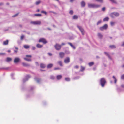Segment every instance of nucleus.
Masks as SVG:
<instances>
[{
	"mask_svg": "<svg viewBox=\"0 0 124 124\" xmlns=\"http://www.w3.org/2000/svg\"><path fill=\"white\" fill-rule=\"evenodd\" d=\"M39 42H42L44 44H45L47 42V41L44 38H41L39 40Z\"/></svg>",
	"mask_w": 124,
	"mask_h": 124,
	"instance_id": "nucleus-7",
	"label": "nucleus"
},
{
	"mask_svg": "<svg viewBox=\"0 0 124 124\" xmlns=\"http://www.w3.org/2000/svg\"><path fill=\"white\" fill-rule=\"evenodd\" d=\"M109 19V18L108 17H106L104 19L103 21H108V20Z\"/></svg>",
	"mask_w": 124,
	"mask_h": 124,
	"instance_id": "nucleus-22",
	"label": "nucleus"
},
{
	"mask_svg": "<svg viewBox=\"0 0 124 124\" xmlns=\"http://www.w3.org/2000/svg\"><path fill=\"white\" fill-rule=\"evenodd\" d=\"M122 67L123 68L124 67V64L122 66Z\"/></svg>",
	"mask_w": 124,
	"mask_h": 124,
	"instance_id": "nucleus-61",
	"label": "nucleus"
},
{
	"mask_svg": "<svg viewBox=\"0 0 124 124\" xmlns=\"http://www.w3.org/2000/svg\"><path fill=\"white\" fill-rule=\"evenodd\" d=\"M26 58H24V59L28 61H31L32 56L31 55H26Z\"/></svg>",
	"mask_w": 124,
	"mask_h": 124,
	"instance_id": "nucleus-3",
	"label": "nucleus"
},
{
	"mask_svg": "<svg viewBox=\"0 0 124 124\" xmlns=\"http://www.w3.org/2000/svg\"><path fill=\"white\" fill-rule=\"evenodd\" d=\"M119 15V14L117 12H114L112 13L110 15L111 16L112 18H114V16L118 17Z\"/></svg>",
	"mask_w": 124,
	"mask_h": 124,
	"instance_id": "nucleus-4",
	"label": "nucleus"
},
{
	"mask_svg": "<svg viewBox=\"0 0 124 124\" xmlns=\"http://www.w3.org/2000/svg\"><path fill=\"white\" fill-rule=\"evenodd\" d=\"M53 66V65L52 64H49L47 66V67L48 68H51Z\"/></svg>",
	"mask_w": 124,
	"mask_h": 124,
	"instance_id": "nucleus-17",
	"label": "nucleus"
},
{
	"mask_svg": "<svg viewBox=\"0 0 124 124\" xmlns=\"http://www.w3.org/2000/svg\"><path fill=\"white\" fill-rule=\"evenodd\" d=\"M64 62L66 63H67L69 62H70V59L69 57H67L64 60Z\"/></svg>",
	"mask_w": 124,
	"mask_h": 124,
	"instance_id": "nucleus-10",
	"label": "nucleus"
},
{
	"mask_svg": "<svg viewBox=\"0 0 124 124\" xmlns=\"http://www.w3.org/2000/svg\"><path fill=\"white\" fill-rule=\"evenodd\" d=\"M65 80L67 81H70V79L68 78H65Z\"/></svg>",
	"mask_w": 124,
	"mask_h": 124,
	"instance_id": "nucleus-34",
	"label": "nucleus"
},
{
	"mask_svg": "<svg viewBox=\"0 0 124 124\" xmlns=\"http://www.w3.org/2000/svg\"><path fill=\"white\" fill-rule=\"evenodd\" d=\"M48 54L50 56H51L52 55V54L50 53H48Z\"/></svg>",
	"mask_w": 124,
	"mask_h": 124,
	"instance_id": "nucleus-54",
	"label": "nucleus"
},
{
	"mask_svg": "<svg viewBox=\"0 0 124 124\" xmlns=\"http://www.w3.org/2000/svg\"><path fill=\"white\" fill-rule=\"evenodd\" d=\"M74 0H70V2H72L74 1Z\"/></svg>",
	"mask_w": 124,
	"mask_h": 124,
	"instance_id": "nucleus-58",
	"label": "nucleus"
},
{
	"mask_svg": "<svg viewBox=\"0 0 124 124\" xmlns=\"http://www.w3.org/2000/svg\"><path fill=\"white\" fill-rule=\"evenodd\" d=\"M74 68L77 69H78V65L76 66Z\"/></svg>",
	"mask_w": 124,
	"mask_h": 124,
	"instance_id": "nucleus-49",
	"label": "nucleus"
},
{
	"mask_svg": "<svg viewBox=\"0 0 124 124\" xmlns=\"http://www.w3.org/2000/svg\"><path fill=\"white\" fill-rule=\"evenodd\" d=\"M64 53L63 52H61L59 53V56L61 58H63L64 57Z\"/></svg>",
	"mask_w": 124,
	"mask_h": 124,
	"instance_id": "nucleus-11",
	"label": "nucleus"
},
{
	"mask_svg": "<svg viewBox=\"0 0 124 124\" xmlns=\"http://www.w3.org/2000/svg\"><path fill=\"white\" fill-rule=\"evenodd\" d=\"M62 76L61 75H58L56 76L57 79L58 80H59L61 79Z\"/></svg>",
	"mask_w": 124,
	"mask_h": 124,
	"instance_id": "nucleus-15",
	"label": "nucleus"
},
{
	"mask_svg": "<svg viewBox=\"0 0 124 124\" xmlns=\"http://www.w3.org/2000/svg\"><path fill=\"white\" fill-rule=\"evenodd\" d=\"M40 70L41 71H45V70H43L42 69H40Z\"/></svg>",
	"mask_w": 124,
	"mask_h": 124,
	"instance_id": "nucleus-62",
	"label": "nucleus"
},
{
	"mask_svg": "<svg viewBox=\"0 0 124 124\" xmlns=\"http://www.w3.org/2000/svg\"><path fill=\"white\" fill-rule=\"evenodd\" d=\"M22 64L24 66H29V65L28 64L24 63H23Z\"/></svg>",
	"mask_w": 124,
	"mask_h": 124,
	"instance_id": "nucleus-24",
	"label": "nucleus"
},
{
	"mask_svg": "<svg viewBox=\"0 0 124 124\" xmlns=\"http://www.w3.org/2000/svg\"><path fill=\"white\" fill-rule=\"evenodd\" d=\"M9 41L8 40H6L5 41H4L3 42V44L4 45H7Z\"/></svg>",
	"mask_w": 124,
	"mask_h": 124,
	"instance_id": "nucleus-16",
	"label": "nucleus"
},
{
	"mask_svg": "<svg viewBox=\"0 0 124 124\" xmlns=\"http://www.w3.org/2000/svg\"><path fill=\"white\" fill-rule=\"evenodd\" d=\"M58 63L59 64L60 66H62V62L61 61H58Z\"/></svg>",
	"mask_w": 124,
	"mask_h": 124,
	"instance_id": "nucleus-28",
	"label": "nucleus"
},
{
	"mask_svg": "<svg viewBox=\"0 0 124 124\" xmlns=\"http://www.w3.org/2000/svg\"><path fill=\"white\" fill-rule=\"evenodd\" d=\"M59 69H60V68H56L54 69V70H56Z\"/></svg>",
	"mask_w": 124,
	"mask_h": 124,
	"instance_id": "nucleus-52",
	"label": "nucleus"
},
{
	"mask_svg": "<svg viewBox=\"0 0 124 124\" xmlns=\"http://www.w3.org/2000/svg\"><path fill=\"white\" fill-rule=\"evenodd\" d=\"M24 37V36L23 35H22L20 39L21 40H23Z\"/></svg>",
	"mask_w": 124,
	"mask_h": 124,
	"instance_id": "nucleus-40",
	"label": "nucleus"
},
{
	"mask_svg": "<svg viewBox=\"0 0 124 124\" xmlns=\"http://www.w3.org/2000/svg\"><path fill=\"white\" fill-rule=\"evenodd\" d=\"M109 47L111 48H116V46L114 45H110L109 46Z\"/></svg>",
	"mask_w": 124,
	"mask_h": 124,
	"instance_id": "nucleus-27",
	"label": "nucleus"
},
{
	"mask_svg": "<svg viewBox=\"0 0 124 124\" xmlns=\"http://www.w3.org/2000/svg\"><path fill=\"white\" fill-rule=\"evenodd\" d=\"M96 1L100 2L102 3L103 2V0H95Z\"/></svg>",
	"mask_w": 124,
	"mask_h": 124,
	"instance_id": "nucleus-37",
	"label": "nucleus"
},
{
	"mask_svg": "<svg viewBox=\"0 0 124 124\" xmlns=\"http://www.w3.org/2000/svg\"><path fill=\"white\" fill-rule=\"evenodd\" d=\"M121 78L122 79H124V74L121 76Z\"/></svg>",
	"mask_w": 124,
	"mask_h": 124,
	"instance_id": "nucleus-38",
	"label": "nucleus"
},
{
	"mask_svg": "<svg viewBox=\"0 0 124 124\" xmlns=\"http://www.w3.org/2000/svg\"><path fill=\"white\" fill-rule=\"evenodd\" d=\"M100 6L93 4H88V6L89 8H97L100 7Z\"/></svg>",
	"mask_w": 124,
	"mask_h": 124,
	"instance_id": "nucleus-1",
	"label": "nucleus"
},
{
	"mask_svg": "<svg viewBox=\"0 0 124 124\" xmlns=\"http://www.w3.org/2000/svg\"><path fill=\"white\" fill-rule=\"evenodd\" d=\"M12 59L9 57H7L6 58V61L7 62H9L10 61L12 60Z\"/></svg>",
	"mask_w": 124,
	"mask_h": 124,
	"instance_id": "nucleus-21",
	"label": "nucleus"
},
{
	"mask_svg": "<svg viewBox=\"0 0 124 124\" xmlns=\"http://www.w3.org/2000/svg\"><path fill=\"white\" fill-rule=\"evenodd\" d=\"M121 86L122 88H124V84H122L121 85Z\"/></svg>",
	"mask_w": 124,
	"mask_h": 124,
	"instance_id": "nucleus-51",
	"label": "nucleus"
},
{
	"mask_svg": "<svg viewBox=\"0 0 124 124\" xmlns=\"http://www.w3.org/2000/svg\"><path fill=\"white\" fill-rule=\"evenodd\" d=\"M104 53L106 55L108 56V57L110 59H111V58L109 54L107 52H104Z\"/></svg>",
	"mask_w": 124,
	"mask_h": 124,
	"instance_id": "nucleus-13",
	"label": "nucleus"
},
{
	"mask_svg": "<svg viewBox=\"0 0 124 124\" xmlns=\"http://www.w3.org/2000/svg\"><path fill=\"white\" fill-rule=\"evenodd\" d=\"M5 54V53H0V55H3Z\"/></svg>",
	"mask_w": 124,
	"mask_h": 124,
	"instance_id": "nucleus-50",
	"label": "nucleus"
},
{
	"mask_svg": "<svg viewBox=\"0 0 124 124\" xmlns=\"http://www.w3.org/2000/svg\"><path fill=\"white\" fill-rule=\"evenodd\" d=\"M68 44H69L74 49L75 48V46H73L71 43H68Z\"/></svg>",
	"mask_w": 124,
	"mask_h": 124,
	"instance_id": "nucleus-30",
	"label": "nucleus"
},
{
	"mask_svg": "<svg viewBox=\"0 0 124 124\" xmlns=\"http://www.w3.org/2000/svg\"><path fill=\"white\" fill-rule=\"evenodd\" d=\"M24 47L26 49H28L30 47V46L28 45H25L24 46Z\"/></svg>",
	"mask_w": 124,
	"mask_h": 124,
	"instance_id": "nucleus-25",
	"label": "nucleus"
},
{
	"mask_svg": "<svg viewBox=\"0 0 124 124\" xmlns=\"http://www.w3.org/2000/svg\"><path fill=\"white\" fill-rule=\"evenodd\" d=\"M121 46H124V42H123L122 44L121 45Z\"/></svg>",
	"mask_w": 124,
	"mask_h": 124,
	"instance_id": "nucleus-53",
	"label": "nucleus"
},
{
	"mask_svg": "<svg viewBox=\"0 0 124 124\" xmlns=\"http://www.w3.org/2000/svg\"><path fill=\"white\" fill-rule=\"evenodd\" d=\"M73 19H77L78 18V16L76 15H74L73 17Z\"/></svg>",
	"mask_w": 124,
	"mask_h": 124,
	"instance_id": "nucleus-26",
	"label": "nucleus"
},
{
	"mask_svg": "<svg viewBox=\"0 0 124 124\" xmlns=\"http://www.w3.org/2000/svg\"><path fill=\"white\" fill-rule=\"evenodd\" d=\"M41 12L42 13H44L46 15L47 14V13L46 12L43 11H42Z\"/></svg>",
	"mask_w": 124,
	"mask_h": 124,
	"instance_id": "nucleus-39",
	"label": "nucleus"
},
{
	"mask_svg": "<svg viewBox=\"0 0 124 124\" xmlns=\"http://www.w3.org/2000/svg\"><path fill=\"white\" fill-rule=\"evenodd\" d=\"M20 61V59L18 58H15L14 60V62L15 63H17L19 62Z\"/></svg>",
	"mask_w": 124,
	"mask_h": 124,
	"instance_id": "nucleus-12",
	"label": "nucleus"
},
{
	"mask_svg": "<svg viewBox=\"0 0 124 124\" xmlns=\"http://www.w3.org/2000/svg\"><path fill=\"white\" fill-rule=\"evenodd\" d=\"M8 52L9 53H10L11 52V51L10 50H8Z\"/></svg>",
	"mask_w": 124,
	"mask_h": 124,
	"instance_id": "nucleus-60",
	"label": "nucleus"
},
{
	"mask_svg": "<svg viewBox=\"0 0 124 124\" xmlns=\"http://www.w3.org/2000/svg\"><path fill=\"white\" fill-rule=\"evenodd\" d=\"M46 65L45 64L43 63H41L40 64V67L41 68H44L45 67Z\"/></svg>",
	"mask_w": 124,
	"mask_h": 124,
	"instance_id": "nucleus-14",
	"label": "nucleus"
},
{
	"mask_svg": "<svg viewBox=\"0 0 124 124\" xmlns=\"http://www.w3.org/2000/svg\"><path fill=\"white\" fill-rule=\"evenodd\" d=\"M69 13L71 15L73 14V12L72 10H70L69 12Z\"/></svg>",
	"mask_w": 124,
	"mask_h": 124,
	"instance_id": "nucleus-42",
	"label": "nucleus"
},
{
	"mask_svg": "<svg viewBox=\"0 0 124 124\" xmlns=\"http://www.w3.org/2000/svg\"><path fill=\"white\" fill-rule=\"evenodd\" d=\"M105 7H103L102 8V10L103 11H104L105 10Z\"/></svg>",
	"mask_w": 124,
	"mask_h": 124,
	"instance_id": "nucleus-46",
	"label": "nucleus"
},
{
	"mask_svg": "<svg viewBox=\"0 0 124 124\" xmlns=\"http://www.w3.org/2000/svg\"><path fill=\"white\" fill-rule=\"evenodd\" d=\"M113 78L114 80V82L115 83H116L117 82V79L115 77L113 76Z\"/></svg>",
	"mask_w": 124,
	"mask_h": 124,
	"instance_id": "nucleus-29",
	"label": "nucleus"
},
{
	"mask_svg": "<svg viewBox=\"0 0 124 124\" xmlns=\"http://www.w3.org/2000/svg\"><path fill=\"white\" fill-rule=\"evenodd\" d=\"M30 23L33 25H40L41 23V22L40 21H31L30 22Z\"/></svg>",
	"mask_w": 124,
	"mask_h": 124,
	"instance_id": "nucleus-5",
	"label": "nucleus"
},
{
	"mask_svg": "<svg viewBox=\"0 0 124 124\" xmlns=\"http://www.w3.org/2000/svg\"><path fill=\"white\" fill-rule=\"evenodd\" d=\"M100 82L102 87H103L106 83V81L105 79L103 78L101 79Z\"/></svg>",
	"mask_w": 124,
	"mask_h": 124,
	"instance_id": "nucleus-2",
	"label": "nucleus"
},
{
	"mask_svg": "<svg viewBox=\"0 0 124 124\" xmlns=\"http://www.w3.org/2000/svg\"><path fill=\"white\" fill-rule=\"evenodd\" d=\"M81 5L82 7H84L85 6V2L84 1H82L81 2Z\"/></svg>",
	"mask_w": 124,
	"mask_h": 124,
	"instance_id": "nucleus-20",
	"label": "nucleus"
},
{
	"mask_svg": "<svg viewBox=\"0 0 124 124\" xmlns=\"http://www.w3.org/2000/svg\"><path fill=\"white\" fill-rule=\"evenodd\" d=\"M34 15L37 16H41V14H36Z\"/></svg>",
	"mask_w": 124,
	"mask_h": 124,
	"instance_id": "nucleus-32",
	"label": "nucleus"
},
{
	"mask_svg": "<svg viewBox=\"0 0 124 124\" xmlns=\"http://www.w3.org/2000/svg\"><path fill=\"white\" fill-rule=\"evenodd\" d=\"M40 3H41V1L40 0H39V1H36V2L35 3L36 5H38L39 4H40Z\"/></svg>",
	"mask_w": 124,
	"mask_h": 124,
	"instance_id": "nucleus-33",
	"label": "nucleus"
},
{
	"mask_svg": "<svg viewBox=\"0 0 124 124\" xmlns=\"http://www.w3.org/2000/svg\"><path fill=\"white\" fill-rule=\"evenodd\" d=\"M19 26L21 27H22V25H20Z\"/></svg>",
	"mask_w": 124,
	"mask_h": 124,
	"instance_id": "nucleus-64",
	"label": "nucleus"
},
{
	"mask_svg": "<svg viewBox=\"0 0 124 124\" xmlns=\"http://www.w3.org/2000/svg\"><path fill=\"white\" fill-rule=\"evenodd\" d=\"M14 51L16 53H17L18 52V51L17 50H15Z\"/></svg>",
	"mask_w": 124,
	"mask_h": 124,
	"instance_id": "nucleus-55",
	"label": "nucleus"
},
{
	"mask_svg": "<svg viewBox=\"0 0 124 124\" xmlns=\"http://www.w3.org/2000/svg\"><path fill=\"white\" fill-rule=\"evenodd\" d=\"M61 46L58 44H56L55 46V49L57 50H59L61 48Z\"/></svg>",
	"mask_w": 124,
	"mask_h": 124,
	"instance_id": "nucleus-8",
	"label": "nucleus"
},
{
	"mask_svg": "<svg viewBox=\"0 0 124 124\" xmlns=\"http://www.w3.org/2000/svg\"><path fill=\"white\" fill-rule=\"evenodd\" d=\"M65 44L64 43H62V44L61 45H64Z\"/></svg>",
	"mask_w": 124,
	"mask_h": 124,
	"instance_id": "nucleus-59",
	"label": "nucleus"
},
{
	"mask_svg": "<svg viewBox=\"0 0 124 124\" xmlns=\"http://www.w3.org/2000/svg\"><path fill=\"white\" fill-rule=\"evenodd\" d=\"M94 64V63L93 62H90L88 64L89 66H91L93 65Z\"/></svg>",
	"mask_w": 124,
	"mask_h": 124,
	"instance_id": "nucleus-31",
	"label": "nucleus"
},
{
	"mask_svg": "<svg viewBox=\"0 0 124 124\" xmlns=\"http://www.w3.org/2000/svg\"><path fill=\"white\" fill-rule=\"evenodd\" d=\"M112 3L116 4L117 3V2L115 0H109Z\"/></svg>",
	"mask_w": 124,
	"mask_h": 124,
	"instance_id": "nucleus-23",
	"label": "nucleus"
},
{
	"mask_svg": "<svg viewBox=\"0 0 124 124\" xmlns=\"http://www.w3.org/2000/svg\"><path fill=\"white\" fill-rule=\"evenodd\" d=\"M37 82L38 83H39L41 81V80L40 79H38L37 80Z\"/></svg>",
	"mask_w": 124,
	"mask_h": 124,
	"instance_id": "nucleus-45",
	"label": "nucleus"
},
{
	"mask_svg": "<svg viewBox=\"0 0 124 124\" xmlns=\"http://www.w3.org/2000/svg\"><path fill=\"white\" fill-rule=\"evenodd\" d=\"M108 25L106 24H105L102 26L100 27L99 28V29L100 30L102 31L108 28Z\"/></svg>",
	"mask_w": 124,
	"mask_h": 124,
	"instance_id": "nucleus-6",
	"label": "nucleus"
},
{
	"mask_svg": "<svg viewBox=\"0 0 124 124\" xmlns=\"http://www.w3.org/2000/svg\"><path fill=\"white\" fill-rule=\"evenodd\" d=\"M15 49H17V50L18 49V47H15Z\"/></svg>",
	"mask_w": 124,
	"mask_h": 124,
	"instance_id": "nucleus-57",
	"label": "nucleus"
},
{
	"mask_svg": "<svg viewBox=\"0 0 124 124\" xmlns=\"http://www.w3.org/2000/svg\"><path fill=\"white\" fill-rule=\"evenodd\" d=\"M84 69H85V68L84 67L81 66V69L80 70L81 71H83L84 70Z\"/></svg>",
	"mask_w": 124,
	"mask_h": 124,
	"instance_id": "nucleus-36",
	"label": "nucleus"
},
{
	"mask_svg": "<svg viewBox=\"0 0 124 124\" xmlns=\"http://www.w3.org/2000/svg\"><path fill=\"white\" fill-rule=\"evenodd\" d=\"M115 23L113 22H111L110 23V24L112 26L114 24H115Z\"/></svg>",
	"mask_w": 124,
	"mask_h": 124,
	"instance_id": "nucleus-43",
	"label": "nucleus"
},
{
	"mask_svg": "<svg viewBox=\"0 0 124 124\" xmlns=\"http://www.w3.org/2000/svg\"><path fill=\"white\" fill-rule=\"evenodd\" d=\"M101 20H99L97 23V24L98 25L99 24H100L101 23Z\"/></svg>",
	"mask_w": 124,
	"mask_h": 124,
	"instance_id": "nucleus-35",
	"label": "nucleus"
},
{
	"mask_svg": "<svg viewBox=\"0 0 124 124\" xmlns=\"http://www.w3.org/2000/svg\"><path fill=\"white\" fill-rule=\"evenodd\" d=\"M97 35L98 37L101 39L103 37L102 35L100 33H98Z\"/></svg>",
	"mask_w": 124,
	"mask_h": 124,
	"instance_id": "nucleus-19",
	"label": "nucleus"
},
{
	"mask_svg": "<svg viewBox=\"0 0 124 124\" xmlns=\"http://www.w3.org/2000/svg\"><path fill=\"white\" fill-rule=\"evenodd\" d=\"M3 4V3H0V6H1Z\"/></svg>",
	"mask_w": 124,
	"mask_h": 124,
	"instance_id": "nucleus-56",
	"label": "nucleus"
},
{
	"mask_svg": "<svg viewBox=\"0 0 124 124\" xmlns=\"http://www.w3.org/2000/svg\"><path fill=\"white\" fill-rule=\"evenodd\" d=\"M18 13H17L15 15H14L12 17H16V16H17L18 15Z\"/></svg>",
	"mask_w": 124,
	"mask_h": 124,
	"instance_id": "nucleus-44",
	"label": "nucleus"
},
{
	"mask_svg": "<svg viewBox=\"0 0 124 124\" xmlns=\"http://www.w3.org/2000/svg\"><path fill=\"white\" fill-rule=\"evenodd\" d=\"M54 13V14H56V13L55 12H53V13Z\"/></svg>",
	"mask_w": 124,
	"mask_h": 124,
	"instance_id": "nucleus-63",
	"label": "nucleus"
},
{
	"mask_svg": "<svg viewBox=\"0 0 124 124\" xmlns=\"http://www.w3.org/2000/svg\"><path fill=\"white\" fill-rule=\"evenodd\" d=\"M32 50H34L35 49V46H33L32 47Z\"/></svg>",
	"mask_w": 124,
	"mask_h": 124,
	"instance_id": "nucleus-47",
	"label": "nucleus"
},
{
	"mask_svg": "<svg viewBox=\"0 0 124 124\" xmlns=\"http://www.w3.org/2000/svg\"><path fill=\"white\" fill-rule=\"evenodd\" d=\"M54 76H51L50 77V78L52 79H54Z\"/></svg>",
	"mask_w": 124,
	"mask_h": 124,
	"instance_id": "nucleus-41",
	"label": "nucleus"
},
{
	"mask_svg": "<svg viewBox=\"0 0 124 124\" xmlns=\"http://www.w3.org/2000/svg\"><path fill=\"white\" fill-rule=\"evenodd\" d=\"M43 46L42 45H41L39 44H37L36 46L38 48H41Z\"/></svg>",
	"mask_w": 124,
	"mask_h": 124,
	"instance_id": "nucleus-18",
	"label": "nucleus"
},
{
	"mask_svg": "<svg viewBox=\"0 0 124 124\" xmlns=\"http://www.w3.org/2000/svg\"><path fill=\"white\" fill-rule=\"evenodd\" d=\"M77 27L80 30L82 34L83 35H84V29L82 28V27L79 26H77Z\"/></svg>",
	"mask_w": 124,
	"mask_h": 124,
	"instance_id": "nucleus-9",
	"label": "nucleus"
},
{
	"mask_svg": "<svg viewBox=\"0 0 124 124\" xmlns=\"http://www.w3.org/2000/svg\"><path fill=\"white\" fill-rule=\"evenodd\" d=\"M26 77H27V79L29 78L30 77V76L29 75H27Z\"/></svg>",
	"mask_w": 124,
	"mask_h": 124,
	"instance_id": "nucleus-48",
	"label": "nucleus"
}]
</instances>
